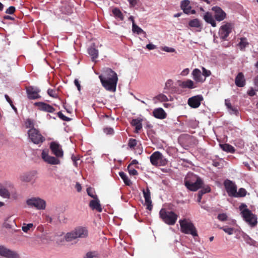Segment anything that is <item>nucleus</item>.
I'll return each mask as SVG.
<instances>
[{
	"label": "nucleus",
	"mask_w": 258,
	"mask_h": 258,
	"mask_svg": "<svg viewBox=\"0 0 258 258\" xmlns=\"http://www.w3.org/2000/svg\"><path fill=\"white\" fill-rule=\"evenodd\" d=\"M137 144V141L134 139H130L128 141V146L131 149H134Z\"/></svg>",
	"instance_id": "obj_43"
},
{
	"label": "nucleus",
	"mask_w": 258,
	"mask_h": 258,
	"mask_svg": "<svg viewBox=\"0 0 258 258\" xmlns=\"http://www.w3.org/2000/svg\"><path fill=\"white\" fill-rule=\"evenodd\" d=\"M173 85V81L172 80H168L165 83V88L169 89L172 88Z\"/></svg>",
	"instance_id": "obj_47"
},
{
	"label": "nucleus",
	"mask_w": 258,
	"mask_h": 258,
	"mask_svg": "<svg viewBox=\"0 0 258 258\" xmlns=\"http://www.w3.org/2000/svg\"><path fill=\"white\" fill-rule=\"evenodd\" d=\"M189 4L190 2L188 0H183L181 2V8L186 14H189L190 13L191 8Z\"/></svg>",
	"instance_id": "obj_25"
},
{
	"label": "nucleus",
	"mask_w": 258,
	"mask_h": 258,
	"mask_svg": "<svg viewBox=\"0 0 258 258\" xmlns=\"http://www.w3.org/2000/svg\"><path fill=\"white\" fill-rule=\"evenodd\" d=\"M220 148L224 151L228 153H233L235 152L234 148L227 144H220Z\"/></svg>",
	"instance_id": "obj_27"
},
{
	"label": "nucleus",
	"mask_w": 258,
	"mask_h": 258,
	"mask_svg": "<svg viewBox=\"0 0 258 258\" xmlns=\"http://www.w3.org/2000/svg\"><path fill=\"white\" fill-rule=\"evenodd\" d=\"M164 51H165L166 52H173L175 51V49L173 48H171V47H164L163 49H162Z\"/></svg>",
	"instance_id": "obj_56"
},
{
	"label": "nucleus",
	"mask_w": 258,
	"mask_h": 258,
	"mask_svg": "<svg viewBox=\"0 0 258 258\" xmlns=\"http://www.w3.org/2000/svg\"><path fill=\"white\" fill-rule=\"evenodd\" d=\"M156 46L153 44L149 43L146 45V48L149 50H153L156 48Z\"/></svg>",
	"instance_id": "obj_57"
},
{
	"label": "nucleus",
	"mask_w": 258,
	"mask_h": 258,
	"mask_svg": "<svg viewBox=\"0 0 258 258\" xmlns=\"http://www.w3.org/2000/svg\"><path fill=\"white\" fill-rule=\"evenodd\" d=\"M151 164L155 166H165L167 163V160L159 151L154 152L150 157Z\"/></svg>",
	"instance_id": "obj_9"
},
{
	"label": "nucleus",
	"mask_w": 258,
	"mask_h": 258,
	"mask_svg": "<svg viewBox=\"0 0 258 258\" xmlns=\"http://www.w3.org/2000/svg\"><path fill=\"white\" fill-rule=\"evenodd\" d=\"M27 92L28 94V97L29 99H32V89L31 88H27Z\"/></svg>",
	"instance_id": "obj_58"
},
{
	"label": "nucleus",
	"mask_w": 258,
	"mask_h": 258,
	"mask_svg": "<svg viewBox=\"0 0 258 258\" xmlns=\"http://www.w3.org/2000/svg\"><path fill=\"white\" fill-rule=\"evenodd\" d=\"M144 197L145 200V204L147 206V209L151 211L152 209V201L150 197V190L147 188L146 190H143Z\"/></svg>",
	"instance_id": "obj_16"
},
{
	"label": "nucleus",
	"mask_w": 258,
	"mask_h": 258,
	"mask_svg": "<svg viewBox=\"0 0 258 258\" xmlns=\"http://www.w3.org/2000/svg\"><path fill=\"white\" fill-rule=\"evenodd\" d=\"M204 98L202 95H198L188 98L187 104L192 108H197L200 106Z\"/></svg>",
	"instance_id": "obj_12"
},
{
	"label": "nucleus",
	"mask_w": 258,
	"mask_h": 258,
	"mask_svg": "<svg viewBox=\"0 0 258 258\" xmlns=\"http://www.w3.org/2000/svg\"><path fill=\"white\" fill-rule=\"evenodd\" d=\"M40 92V89L37 86H33V99H39L41 96L39 94Z\"/></svg>",
	"instance_id": "obj_37"
},
{
	"label": "nucleus",
	"mask_w": 258,
	"mask_h": 258,
	"mask_svg": "<svg viewBox=\"0 0 258 258\" xmlns=\"http://www.w3.org/2000/svg\"><path fill=\"white\" fill-rule=\"evenodd\" d=\"M57 115L60 119L63 121H69L71 120V118L66 116L61 111L58 112Z\"/></svg>",
	"instance_id": "obj_42"
},
{
	"label": "nucleus",
	"mask_w": 258,
	"mask_h": 258,
	"mask_svg": "<svg viewBox=\"0 0 258 258\" xmlns=\"http://www.w3.org/2000/svg\"><path fill=\"white\" fill-rule=\"evenodd\" d=\"M72 159L74 162V165L77 167V161L79 160V158H78L76 156H72Z\"/></svg>",
	"instance_id": "obj_59"
},
{
	"label": "nucleus",
	"mask_w": 258,
	"mask_h": 258,
	"mask_svg": "<svg viewBox=\"0 0 258 258\" xmlns=\"http://www.w3.org/2000/svg\"><path fill=\"white\" fill-rule=\"evenodd\" d=\"M153 113L154 116L158 119H164L167 116L166 113L162 108L155 109Z\"/></svg>",
	"instance_id": "obj_21"
},
{
	"label": "nucleus",
	"mask_w": 258,
	"mask_h": 258,
	"mask_svg": "<svg viewBox=\"0 0 258 258\" xmlns=\"http://www.w3.org/2000/svg\"><path fill=\"white\" fill-rule=\"evenodd\" d=\"M211 188L207 186L202 188L200 191H201L203 195L208 192H210Z\"/></svg>",
	"instance_id": "obj_54"
},
{
	"label": "nucleus",
	"mask_w": 258,
	"mask_h": 258,
	"mask_svg": "<svg viewBox=\"0 0 258 258\" xmlns=\"http://www.w3.org/2000/svg\"><path fill=\"white\" fill-rule=\"evenodd\" d=\"M16 255V253L14 251L8 249L4 246L0 245V255L7 258H14Z\"/></svg>",
	"instance_id": "obj_14"
},
{
	"label": "nucleus",
	"mask_w": 258,
	"mask_h": 258,
	"mask_svg": "<svg viewBox=\"0 0 258 258\" xmlns=\"http://www.w3.org/2000/svg\"><path fill=\"white\" fill-rule=\"evenodd\" d=\"M192 75L193 79L197 82L203 83L205 81V78H203L201 72L198 69L193 70Z\"/></svg>",
	"instance_id": "obj_19"
},
{
	"label": "nucleus",
	"mask_w": 258,
	"mask_h": 258,
	"mask_svg": "<svg viewBox=\"0 0 258 258\" xmlns=\"http://www.w3.org/2000/svg\"><path fill=\"white\" fill-rule=\"evenodd\" d=\"M88 52L91 56L92 60L96 61V59L98 56V50L94 47V45L88 48Z\"/></svg>",
	"instance_id": "obj_26"
},
{
	"label": "nucleus",
	"mask_w": 258,
	"mask_h": 258,
	"mask_svg": "<svg viewBox=\"0 0 258 258\" xmlns=\"http://www.w3.org/2000/svg\"><path fill=\"white\" fill-rule=\"evenodd\" d=\"M248 45V42L247 41L246 38H241L240 41L239 43V45L241 49L245 48Z\"/></svg>",
	"instance_id": "obj_40"
},
{
	"label": "nucleus",
	"mask_w": 258,
	"mask_h": 258,
	"mask_svg": "<svg viewBox=\"0 0 258 258\" xmlns=\"http://www.w3.org/2000/svg\"><path fill=\"white\" fill-rule=\"evenodd\" d=\"M24 127L26 128H29L27 132L28 139L30 142H32V122L31 119L28 118V119H27L25 121V122L24 124Z\"/></svg>",
	"instance_id": "obj_18"
},
{
	"label": "nucleus",
	"mask_w": 258,
	"mask_h": 258,
	"mask_svg": "<svg viewBox=\"0 0 258 258\" xmlns=\"http://www.w3.org/2000/svg\"><path fill=\"white\" fill-rule=\"evenodd\" d=\"M132 30L134 33H136L138 34H143L144 35V37H146V33L142 29L139 27L136 24H133L132 26Z\"/></svg>",
	"instance_id": "obj_30"
},
{
	"label": "nucleus",
	"mask_w": 258,
	"mask_h": 258,
	"mask_svg": "<svg viewBox=\"0 0 258 258\" xmlns=\"http://www.w3.org/2000/svg\"><path fill=\"white\" fill-rule=\"evenodd\" d=\"M227 216L226 214L222 213L219 214L218 216V219L221 221H224L227 220Z\"/></svg>",
	"instance_id": "obj_49"
},
{
	"label": "nucleus",
	"mask_w": 258,
	"mask_h": 258,
	"mask_svg": "<svg viewBox=\"0 0 258 258\" xmlns=\"http://www.w3.org/2000/svg\"><path fill=\"white\" fill-rule=\"evenodd\" d=\"M87 192L88 196L93 199H97V196L95 194L94 189L91 187L87 188Z\"/></svg>",
	"instance_id": "obj_38"
},
{
	"label": "nucleus",
	"mask_w": 258,
	"mask_h": 258,
	"mask_svg": "<svg viewBox=\"0 0 258 258\" xmlns=\"http://www.w3.org/2000/svg\"><path fill=\"white\" fill-rule=\"evenodd\" d=\"M102 86L108 91L114 92L116 90L118 78L116 73L110 68H107L104 75L99 77Z\"/></svg>",
	"instance_id": "obj_2"
},
{
	"label": "nucleus",
	"mask_w": 258,
	"mask_h": 258,
	"mask_svg": "<svg viewBox=\"0 0 258 258\" xmlns=\"http://www.w3.org/2000/svg\"><path fill=\"white\" fill-rule=\"evenodd\" d=\"M5 185L7 188L0 184V196L7 199H10L11 197L16 198L17 194L14 185L11 182H7Z\"/></svg>",
	"instance_id": "obj_8"
},
{
	"label": "nucleus",
	"mask_w": 258,
	"mask_h": 258,
	"mask_svg": "<svg viewBox=\"0 0 258 258\" xmlns=\"http://www.w3.org/2000/svg\"><path fill=\"white\" fill-rule=\"evenodd\" d=\"M233 25L232 23L226 22L222 25L219 31V37L223 40H226L229 34L232 32Z\"/></svg>",
	"instance_id": "obj_10"
},
{
	"label": "nucleus",
	"mask_w": 258,
	"mask_h": 258,
	"mask_svg": "<svg viewBox=\"0 0 258 258\" xmlns=\"http://www.w3.org/2000/svg\"><path fill=\"white\" fill-rule=\"evenodd\" d=\"M156 98L161 102L168 101V97L163 94H160L156 97Z\"/></svg>",
	"instance_id": "obj_41"
},
{
	"label": "nucleus",
	"mask_w": 258,
	"mask_h": 258,
	"mask_svg": "<svg viewBox=\"0 0 258 258\" xmlns=\"http://www.w3.org/2000/svg\"><path fill=\"white\" fill-rule=\"evenodd\" d=\"M127 170L130 175H137L138 174V171L135 169L133 168L131 165H128Z\"/></svg>",
	"instance_id": "obj_44"
},
{
	"label": "nucleus",
	"mask_w": 258,
	"mask_h": 258,
	"mask_svg": "<svg viewBox=\"0 0 258 258\" xmlns=\"http://www.w3.org/2000/svg\"><path fill=\"white\" fill-rule=\"evenodd\" d=\"M103 132L107 135H112L114 133L113 128L111 127H106L104 128Z\"/></svg>",
	"instance_id": "obj_50"
},
{
	"label": "nucleus",
	"mask_w": 258,
	"mask_h": 258,
	"mask_svg": "<svg viewBox=\"0 0 258 258\" xmlns=\"http://www.w3.org/2000/svg\"><path fill=\"white\" fill-rule=\"evenodd\" d=\"M223 230L227 233H228L229 235H231L233 233V228H229V227H226V228H223Z\"/></svg>",
	"instance_id": "obj_55"
},
{
	"label": "nucleus",
	"mask_w": 258,
	"mask_h": 258,
	"mask_svg": "<svg viewBox=\"0 0 258 258\" xmlns=\"http://www.w3.org/2000/svg\"><path fill=\"white\" fill-rule=\"evenodd\" d=\"M89 207L92 210H96L98 212H101L102 211V209L98 197H97V199H93V200H91L90 202Z\"/></svg>",
	"instance_id": "obj_17"
},
{
	"label": "nucleus",
	"mask_w": 258,
	"mask_h": 258,
	"mask_svg": "<svg viewBox=\"0 0 258 258\" xmlns=\"http://www.w3.org/2000/svg\"><path fill=\"white\" fill-rule=\"evenodd\" d=\"M47 103L43 102H35L34 105L38 107V109L42 111H45V108Z\"/></svg>",
	"instance_id": "obj_39"
},
{
	"label": "nucleus",
	"mask_w": 258,
	"mask_h": 258,
	"mask_svg": "<svg viewBox=\"0 0 258 258\" xmlns=\"http://www.w3.org/2000/svg\"><path fill=\"white\" fill-rule=\"evenodd\" d=\"M225 105L227 106V108L232 111L231 112H230L231 113L235 114L236 115L238 114V111L237 109V108L235 107H233L232 106V105L229 100H228V99L225 100Z\"/></svg>",
	"instance_id": "obj_29"
},
{
	"label": "nucleus",
	"mask_w": 258,
	"mask_h": 258,
	"mask_svg": "<svg viewBox=\"0 0 258 258\" xmlns=\"http://www.w3.org/2000/svg\"><path fill=\"white\" fill-rule=\"evenodd\" d=\"M119 175L121 179L123 180L125 185L130 186L132 184V182L130 179L128 178L127 176L125 173L122 171L119 172Z\"/></svg>",
	"instance_id": "obj_31"
},
{
	"label": "nucleus",
	"mask_w": 258,
	"mask_h": 258,
	"mask_svg": "<svg viewBox=\"0 0 258 258\" xmlns=\"http://www.w3.org/2000/svg\"><path fill=\"white\" fill-rule=\"evenodd\" d=\"M235 83L237 87H242L245 85V80L242 73H239L235 79Z\"/></svg>",
	"instance_id": "obj_20"
},
{
	"label": "nucleus",
	"mask_w": 258,
	"mask_h": 258,
	"mask_svg": "<svg viewBox=\"0 0 258 258\" xmlns=\"http://www.w3.org/2000/svg\"><path fill=\"white\" fill-rule=\"evenodd\" d=\"M45 141L40 131L33 127V144L40 146Z\"/></svg>",
	"instance_id": "obj_13"
},
{
	"label": "nucleus",
	"mask_w": 258,
	"mask_h": 258,
	"mask_svg": "<svg viewBox=\"0 0 258 258\" xmlns=\"http://www.w3.org/2000/svg\"><path fill=\"white\" fill-rule=\"evenodd\" d=\"M247 94L250 96H253L255 95V92L253 89H251L247 92Z\"/></svg>",
	"instance_id": "obj_62"
},
{
	"label": "nucleus",
	"mask_w": 258,
	"mask_h": 258,
	"mask_svg": "<svg viewBox=\"0 0 258 258\" xmlns=\"http://www.w3.org/2000/svg\"><path fill=\"white\" fill-rule=\"evenodd\" d=\"M47 94L49 96L53 98H56L57 96L56 91L50 88L47 90Z\"/></svg>",
	"instance_id": "obj_45"
},
{
	"label": "nucleus",
	"mask_w": 258,
	"mask_h": 258,
	"mask_svg": "<svg viewBox=\"0 0 258 258\" xmlns=\"http://www.w3.org/2000/svg\"><path fill=\"white\" fill-rule=\"evenodd\" d=\"M128 2L130 4V7H134L136 6L138 2H139V0H127Z\"/></svg>",
	"instance_id": "obj_52"
},
{
	"label": "nucleus",
	"mask_w": 258,
	"mask_h": 258,
	"mask_svg": "<svg viewBox=\"0 0 258 258\" xmlns=\"http://www.w3.org/2000/svg\"><path fill=\"white\" fill-rule=\"evenodd\" d=\"M33 207L38 210H44L46 208V202L39 198H33Z\"/></svg>",
	"instance_id": "obj_15"
},
{
	"label": "nucleus",
	"mask_w": 258,
	"mask_h": 258,
	"mask_svg": "<svg viewBox=\"0 0 258 258\" xmlns=\"http://www.w3.org/2000/svg\"><path fill=\"white\" fill-rule=\"evenodd\" d=\"M185 185L191 191H196L200 188L203 184V181L199 177L191 174H188L184 180Z\"/></svg>",
	"instance_id": "obj_5"
},
{
	"label": "nucleus",
	"mask_w": 258,
	"mask_h": 258,
	"mask_svg": "<svg viewBox=\"0 0 258 258\" xmlns=\"http://www.w3.org/2000/svg\"><path fill=\"white\" fill-rule=\"evenodd\" d=\"M181 231L186 234H191L192 236H198L197 230L194 224L186 219L179 221Z\"/></svg>",
	"instance_id": "obj_7"
},
{
	"label": "nucleus",
	"mask_w": 258,
	"mask_h": 258,
	"mask_svg": "<svg viewBox=\"0 0 258 258\" xmlns=\"http://www.w3.org/2000/svg\"><path fill=\"white\" fill-rule=\"evenodd\" d=\"M65 239L67 241L70 242L74 239H77L76 234L75 231L73 230L70 232L67 233L65 235Z\"/></svg>",
	"instance_id": "obj_32"
},
{
	"label": "nucleus",
	"mask_w": 258,
	"mask_h": 258,
	"mask_svg": "<svg viewBox=\"0 0 258 258\" xmlns=\"http://www.w3.org/2000/svg\"><path fill=\"white\" fill-rule=\"evenodd\" d=\"M179 86L182 88L192 89L197 87L194 82L191 80H187L184 81H179Z\"/></svg>",
	"instance_id": "obj_22"
},
{
	"label": "nucleus",
	"mask_w": 258,
	"mask_h": 258,
	"mask_svg": "<svg viewBox=\"0 0 258 258\" xmlns=\"http://www.w3.org/2000/svg\"><path fill=\"white\" fill-rule=\"evenodd\" d=\"M45 108V111L49 113H53L55 111V108L51 105L47 104Z\"/></svg>",
	"instance_id": "obj_48"
},
{
	"label": "nucleus",
	"mask_w": 258,
	"mask_h": 258,
	"mask_svg": "<svg viewBox=\"0 0 258 258\" xmlns=\"http://www.w3.org/2000/svg\"><path fill=\"white\" fill-rule=\"evenodd\" d=\"M254 83L255 85L258 88V76H257L254 80Z\"/></svg>",
	"instance_id": "obj_64"
},
{
	"label": "nucleus",
	"mask_w": 258,
	"mask_h": 258,
	"mask_svg": "<svg viewBox=\"0 0 258 258\" xmlns=\"http://www.w3.org/2000/svg\"><path fill=\"white\" fill-rule=\"evenodd\" d=\"M50 150L51 153L55 157L50 156L48 151L43 150L41 154L42 159L47 163L51 165H58L60 164V158L63 156V151L61 145L56 142H52L50 143Z\"/></svg>",
	"instance_id": "obj_1"
},
{
	"label": "nucleus",
	"mask_w": 258,
	"mask_h": 258,
	"mask_svg": "<svg viewBox=\"0 0 258 258\" xmlns=\"http://www.w3.org/2000/svg\"><path fill=\"white\" fill-rule=\"evenodd\" d=\"M31 173H25L21 176L20 179L22 181L27 182L31 181Z\"/></svg>",
	"instance_id": "obj_34"
},
{
	"label": "nucleus",
	"mask_w": 258,
	"mask_h": 258,
	"mask_svg": "<svg viewBox=\"0 0 258 258\" xmlns=\"http://www.w3.org/2000/svg\"><path fill=\"white\" fill-rule=\"evenodd\" d=\"M74 83L75 85L77 86L78 90L80 91L81 90V85L80 84L79 81L77 79H75L74 81Z\"/></svg>",
	"instance_id": "obj_61"
},
{
	"label": "nucleus",
	"mask_w": 258,
	"mask_h": 258,
	"mask_svg": "<svg viewBox=\"0 0 258 258\" xmlns=\"http://www.w3.org/2000/svg\"><path fill=\"white\" fill-rule=\"evenodd\" d=\"M77 238H85L88 236V230L83 227H79L74 230Z\"/></svg>",
	"instance_id": "obj_23"
},
{
	"label": "nucleus",
	"mask_w": 258,
	"mask_h": 258,
	"mask_svg": "<svg viewBox=\"0 0 258 258\" xmlns=\"http://www.w3.org/2000/svg\"><path fill=\"white\" fill-rule=\"evenodd\" d=\"M203 75L205 76L206 78L207 77L210 76L211 75V72L210 71L206 69L205 68L203 67Z\"/></svg>",
	"instance_id": "obj_51"
},
{
	"label": "nucleus",
	"mask_w": 258,
	"mask_h": 258,
	"mask_svg": "<svg viewBox=\"0 0 258 258\" xmlns=\"http://www.w3.org/2000/svg\"><path fill=\"white\" fill-rule=\"evenodd\" d=\"M246 195V190L243 188L239 189L238 191H236L234 197H243Z\"/></svg>",
	"instance_id": "obj_36"
},
{
	"label": "nucleus",
	"mask_w": 258,
	"mask_h": 258,
	"mask_svg": "<svg viewBox=\"0 0 258 258\" xmlns=\"http://www.w3.org/2000/svg\"><path fill=\"white\" fill-rule=\"evenodd\" d=\"M75 187L78 192H80L82 190V186L79 182H77L75 185Z\"/></svg>",
	"instance_id": "obj_60"
},
{
	"label": "nucleus",
	"mask_w": 258,
	"mask_h": 258,
	"mask_svg": "<svg viewBox=\"0 0 258 258\" xmlns=\"http://www.w3.org/2000/svg\"><path fill=\"white\" fill-rule=\"evenodd\" d=\"M142 119L139 118L133 119L131 123L132 126L135 127V132L136 133H138L139 132L142 128Z\"/></svg>",
	"instance_id": "obj_24"
},
{
	"label": "nucleus",
	"mask_w": 258,
	"mask_h": 258,
	"mask_svg": "<svg viewBox=\"0 0 258 258\" xmlns=\"http://www.w3.org/2000/svg\"><path fill=\"white\" fill-rule=\"evenodd\" d=\"M99 254L97 251H91L88 252L84 256V258H97L99 257Z\"/></svg>",
	"instance_id": "obj_35"
},
{
	"label": "nucleus",
	"mask_w": 258,
	"mask_h": 258,
	"mask_svg": "<svg viewBox=\"0 0 258 258\" xmlns=\"http://www.w3.org/2000/svg\"><path fill=\"white\" fill-rule=\"evenodd\" d=\"M159 215L162 221L169 225H174L178 218V215L174 212L167 211L164 208L160 210Z\"/></svg>",
	"instance_id": "obj_6"
},
{
	"label": "nucleus",
	"mask_w": 258,
	"mask_h": 258,
	"mask_svg": "<svg viewBox=\"0 0 258 258\" xmlns=\"http://www.w3.org/2000/svg\"><path fill=\"white\" fill-rule=\"evenodd\" d=\"M112 12L116 19H118L120 21L123 20V14L118 8H115L113 9Z\"/></svg>",
	"instance_id": "obj_28"
},
{
	"label": "nucleus",
	"mask_w": 258,
	"mask_h": 258,
	"mask_svg": "<svg viewBox=\"0 0 258 258\" xmlns=\"http://www.w3.org/2000/svg\"><path fill=\"white\" fill-rule=\"evenodd\" d=\"M211 10L214 12V15L207 12L203 16V19L207 23L210 24L213 27H216L217 26L216 21H223L226 19L227 14L220 7L218 6L213 7Z\"/></svg>",
	"instance_id": "obj_3"
},
{
	"label": "nucleus",
	"mask_w": 258,
	"mask_h": 258,
	"mask_svg": "<svg viewBox=\"0 0 258 258\" xmlns=\"http://www.w3.org/2000/svg\"><path fill=\"white\" fill-rule=\"evenodd\" d=\"M189 73V69H185L184 70H183L181 73V75L182 76H186Z\"/></svg>",
	"instance_id": "obj_63"
},
{
	"label": "nucleus",
	"mask_w": 258,
	"mask_h": 258,
	"mask_svg": "<svg viewBox=\"0 0 258 258\" xmlns=\"http://www.w3.org/2000/svg\"><path fill=\"white\" fill-rule=\"evenodd\" d=\"M32 227V223H29L28 224H23V225L22 226V230L25 232H27L28 230L30 229V228Z\"/></svg>",
	"instance_id": "obj_46"
},
{
	"label": "nucleus",
	"mask_w": 258,
	"mask_h": 258,
	"mask_svg": "<svg viewBox=\"0 0 258 258\" xmlns=\"http://www.w3.org/2000/svg\"><path fill=\"white\" fill-rule=\"evenodd\" d=\"M15 11V8L13 6L10 7L6 11L7 14H13Z\"/></svg>",
	"instance_id": "obj_53"
},
{
	"label": "nucleus",
	"mask_w": 258,
	"mask_h": 258,
	"mask_svg": "<svg viewBox=\"0 0 258 258\" xmlns=\"http://www.w3.org/2000/svg\"><path fill=\"white\" fill-rule=\"evenodd\" d=\"M225 189L229 197H234L237 190V186L233 181L226 179L224 182Z\"/></svg>",
	"instance_id": "obj_11"
},
{
	"label": "nucleus",
	"mask_w": 258,
	"mask_h": 258,
	"mask_svg": "<svg viewBox=\"0 0 258 258\" xmlns=\"http://www.w3.org/2000/svg\"><path fill=\"white\" fill-rule=\"evenodd\" d=\"M240 214L244 220L251 227H254L257 223V217L247 208L245 204H241L239 207Z\"/></svg>",
	"instance_id": "obj_4"
},
{
	"label": "nucleus",
	"mask_w": 258,
	"mask_h": 258,
	"mask_svg": "<svg viewBox=\"0 0 258 258\" xmlns=\"http://www.w3.org/2000/svg\"><path fill=\"white\" fill-rule=\"evenodd\" d=\"M188 25L191 27L200 28L201 27V23L198 19H194L190 20L188 23Z\"/></svg>",
	"instance_id": "obj_33"
}]
</instances>
